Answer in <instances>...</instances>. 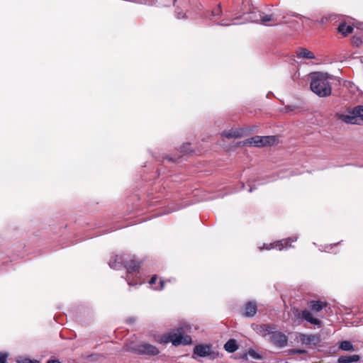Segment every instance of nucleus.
Listing matches in <instances>:
<instances>
[{"instance_id":"393cba45","label":"nucleus","mask_w":363,"mask_h":363,"mask_svg":"<svg viewBox=\"0 0 363 363\" xmlns=\"http://www.w3.org/2000/svg\"><path fill=\"white\" fill-rule=\"evenodd\" d=\"M362 43V40L359 37L354 36L352 38V44L358 48L359 47Z\"/></svg>"},{"instance_id":"dca6fc26","label":"nucleus","mask_w":363,"mask_h":363,"mask_svg":"<svg viewBox=\"0 0 363 363\" xmlns=\"http://www.w3.org/2000/svg\"><path fill=\"white\" fill-rule=\"evenodd\" d=\"M361 357L359 354L342 355L340 356L337 360V363H352L360 360Z\"/></svg>"},{"instance_id":"c9c22d12","label":"nucleus","mask_w":363,"mask_h":363,"mask_svg":"<svg viewBox=\"0 0 363 363\" xmlns=\"http://www.w3.org/2000/svg\"><path fill=\"white\" fill-rule=\"evenodd\" d=\"M250 192H251V191H252V188H250Z\"/></svg>"},{"instance_id":"2f4dec72","label":"nucleus","mask_w":363,"mask_h":363,"mask_svg":"<svg viewBox=\"0 0 363 363\" xmlns=\"http://www.w3.org/2000/svg\"><path fill=\"white\" fill-rule=\"evenodd\" d=\"M47 363H61L58 359H50Z\"/></svg>"},{"instance_id":"aec40b11","label":"nucleus","mask_w":363,"mask_h":363,"mask_svg":"<svg viewBox=\"0 0 363 363\" xmlns=\"http://www.w3.org/2000/svg\"><path fill=\"white\" fill-rule=\"evenodd\" d=\"M224 348L227 352L232 353L235 352L238 349V345L235 340L230 339L224 345Z\"/></svg>"},{"instance_id":"cd10ccee","label":"nucleus","mask_w":363,"mask_h":363,"mask_svg":"<svg viewBox=\"0 0 363 363\" xmlns=\"http://www.w3.org/2000/svg\"><path fill=\"white\" fill-rule=\"evenodd\" d=\"M8 355L6 353L0 352V363H6Z\"/></svg>"},{"instance_id":"39448f33","label":"nucleus","mask_w":363,"mask_h":363,"mask_svg":"<svg viewBox=\"0 0 363 363\" xmlns=\"http://www.w3.org/2000/svg\"><path fill=\"white\" fill-rule=\"evenodd\" d=\"M140 267H141V264L140 262L136 261L133 259H126V261H125V263L124 265V268H125L127 269V273H128L127 281H128V284L129 285H133V284H137V282L133 283L130 280V275L139 273Z\"/></svg>"},{"instance_id":"b1692460","label":"nucleus","mask_w":363,"mask_h":363,"mask_svg":"<svg viewBox=\"0 0 363 363\" xmlns=\"http://www.w3.org/2000/svg\"><path fill=\"white\" fill-rule=\"evenodd\" d=\"M289 354H306L307 351L301 349H291L287 351Z\"/></svg>"},{"instance_id":"2eb2a0df","label":"nucleus","mask_w":363,"mask_h":363,"mask_svg":"<svg viewBox=\"0 0 363 363\" xmlns=\"http://www.w3.org/2000/svg\"><path fill=\"white\" fill-rule=\"evenodd\" d=\"M338 118L347 124H361V121H359L357 116L354 114H352V116L340 114L338 115Z\"/></svg>"},{"instance_id":"0eeeda50","label":"nucleus","mask_w":363,"mask_h":363,"mask_svg":"<svg viewBox=\"0 0 363 363\" xmlns=\"http://www.w3.org/2000/svg\"><path fill=\"white\" fill-rule=\"evenodd\" d=\"M300 341L302 344L308 345H318L320 342V337L318 334H300L299 335Z\"/></svg>"},{"instance_id":"a878e982","label":"nucleus","mask_w":363,"mask_h":363,"mask_svg":"<svg viewBox=\"0 0 363 363\" xmlns=\"http://www.w3.org/2000/svg\"><path fill=\"white\" fill-rule=\"evenodd\" d=\"M248 354L253 359H260L262 358V357L254 350H250L248 351Z\"/></svg>"},{"instance_id":"9d476101","label":"nucleus","mask_w":363,"mask_h":363,"mask_svg":"<svg viewBox=\"0 0 363 363\" xmlns=\"http://www.w3.org/2000/svg\"><path fill=\"white\" fill-rule=\"evenodd\" d=\"M257 311V306L255 302L254 301H248L245 305L242 314L245 317H252L254 316Z\"/></svg>"},{"instance_id":"c85d7f7f","label":"nucleus","mask_w":363,"mask_h":363,"mask_svg":"<svg viewBox=\"0 0 363 363\" xmlns=\"http://www.w3.org/2000/svg\"><path fill=\"white\" fill-rule=\"evenodd\" d=\"M157 280V276L155 274L151 277L150 280L149 281V284L150 285H153L156 283Z\"/></svg>"},{"instance_id":"6ab92c4d","label":"nucleus","mask_w":363,"mask_h":363,"mask_svg":"<svg viewBox=\"0 0 363 363\" xmlns=\"http://www.w3.org/2000/svg\"><path fill=\"white\" fill-rule=\"evenodd\" d=\"M338 32L344 36L347 35L353 32L354 28L352 26L347 25L345 23H341L338 26Z\"/></svg>"},{"instance_id":"6e6552de","label":"nucleus","mask_w":363,"mask_h":363,"mask_svg":"<svg viewBox=\"0 0 363 363\" xmlns=\"http://www.w3.org/2000/svg\"><path fill=\"white\" fill-rule=\"evenodd\" d=\"M298 317L306 320L311 324L318 326V328L322 326V322L319 319L314 318L312 313L307 309L302 311L301 313L298 314Z\"/></svg>"},{"instance_id":"5701e85b","label":"nucleus","mask_w":363,"mask_h":363,"mask_svg":"<svg viewBox=\"0 0 363 363\" xmlns=\"http://www.w3.org/2000/svg\"><path fill=\"white\" fill-rule=\"evenodd\" d=\"M289 244V241L287 240H282L281 241L277 242L274 244V247H277L279 250H281L284 247H286Z\"/></svg>"},{"instance_id":"4be33fe9","label":"nucleus","mask_w":363,"mask_h":363,"mask_svg":"<svg viewBox=\"0 0 363 363\" xmlns=\"http://www.w3.org/2000/svg\"><path fill=\"white\" fill-rule=\"evenodd\" d=\"M352 114H354L357 116L359 121H361V124L363 122V106H357L353 108L351 111Z\"/></svg>"},{"instance_id":"4468645a","label":"nucleus","mask_w":363,"mask_h":363,"mask_svg":"<svg viewBox=\"0 0 363 363\" xmlns=\"http://www.w3.org/2000/svg\"><path fill=\"white\" fill-rule=\"evenodd\" d=\"M260 24L264 26H276L278 23L276 22L274 15L272 14H264L260 15V18L257 21Z\"/></svg>"},{"instance_id":"7c9ffc66","label":"nucleus","mask_w":363,"mask_h":363,"mask_svg":"<svg viewBox=\"0 0 363 363\" xmlns=\"http://www.w3.org/2000/svg\"><path fill=\"white\" fill-rule=\"evenodd\" d=\"M33 361L30 359L25 358L18 361V363H32Z\"/></svg>"},{"instance_id":"f3484780","label":"nucleus","mask_w":363,"mask_h":363,"mask_svg":"<svg viewBox=\"0 0 363 363\" xmlns=\"http://www.w3.org/2000/svg\"><path fill=\"white\" fill-rule=\"evenodd\" d=\"M298 58L315 59L314 54L306 48H299L296 52Z\"/></svg>"},{"instance_id":"423d86ee","label":"nucleus","mask_w":363,"mask_h":363,"mask_svg":"<svg viewBox=\"0 0 363 363\" xmlns=\"http://www.w3.org/2000/svg\"><path fill=\"white\" fill-rule=\"evenodd\" d=\"M252 130L250 128H242L225 130L222 133V136L228 139H236L246 136L252 133Z\"/></svg>"},{"instance_id":"72a5a7b5","label":"nucleus","mask_w":363,"mask_h":363,"mask_svg":"<svg viewBox=\"0 0 363 363\" xmlns=\"http://www.w3.org/2000/svg\"><path fill=\"white\" fill-rule=\"evenodd\" d=\"M242 10L243 13H248V11H245L244 9H242Z\"/></svg>"},{"instance_id":"f704fd0d","label":"nucleus","mask_w":363,"mask_h":363,"mask_svg":"<svg viewBox=\"0 0 363 363\" xmlns=\"http://www.w3.org/2000/svg\"><path fill=\"white\" fill-rule=\"evenodd\" d=\"M32 363H39V362H38V361L35 360V361H33V362H32Z\"/></svg>"},{"instance_id":"7ed1b4c3","label":"nucleus","mask_w":363,"mask_h":363,"mask_svg":"<svg viewBox=\"0 0 363 363\" xmlns=\"http://www.w3.org/2000/svg\"><path fill=\"white\" fill-rule=\"evenodd\" d=\"M184 328L179 327L176 329V332H171L163 335L160 341L161 343L165 344L172 342L174 346L189 345L191 342V337L188 335H184Z\"/></svg>"},{"instance_id":"473e14b6","label":"nucleus","mask_w":363,"mask_h":363,"mask_svg":"<svg viewBox=\"0 0 363 363\" xmlns=\"http://www.w3.org/2000/svg\"><path fill=\"white\" fill-rule=\"evenodd\" d=\"M245 3L249 4V3H250V0H247H247H245L244 1H242V4H245Z\"/></svg>"},{"instance_id":"bb28decb","label":"nucleus","mask_w":363,"mask_h":363,"mask_svg":"<svg viewBox=\"0 0 363 363\" xmlns=\"http://www.w3.org/2000/svg\"><path fill=\"white\" fill-rule=\"evenodd\" d=\"M222 13V9H221V7L220 5H218L216 8H215L213 11H212V14L213 16H220Z\"/></svg>"},{"instance_id":"ddd939ff","label":"nucleus","mask_w":363,"mask_h":363,"mask_svg":"<svg viewBox=\"0 0 363 363\" xmlns=\"http://www.w3.org/2000/svg\"><path fill=\"white\" fill-rule=\"evenodd\" d=\"M308 308L315 312H319L328 306L326 301H311L308 303Z\"/></svg>"},{"instance_id":"20e7f679","label":"nucleus","mask_w":363,"mask_h":363,"mask_svg":"<svg viewBox=\"0 0 363 363\" xmlns=\"http://www.w3.org/2000/svg\"><path fill=\"white\" fill-rule=\"evenodd\" d=\"M130 350L135 354L147 356H156L160 353V350L156 346L146 342L131 347Z\"/></svg>"},{"instance_id":"9b49d317","label":"nucleus","mask_w":363,"mask_h":363,"mask_svg":"<svg viewBox=\"0 0 363 363\" xmlns=\"http://www.w3.org/2000/svg\"><path fill=\"white\" fill-rule=\"evenodd\" d=\"M211 353V348L208 345H198L194 349V355H197L201 357H205L210 355Z\"/></svg>"},{"instance_id":"c756f323","label":"nucleus","mask_w":363,"mask_h":363,"mask_svg":"<svg viewBox=\"0 0 363 363\" xmlns=\"http://www.w3.org/2000/svg\"><path fill=\"white\" fill-rule=\"evenodd\" d=\"M164 280H160V287L158 288H156L157 290H162L164 287Z\"/></svg>"},{"instance_id":"f257e3e1","label":"nucleus","mask_w":363,"mask_h":363,"mask_svg":"<svg viewBox=\"0 0 363 363\" xmlns=\"http://www.w3.org/2000/svg\"><path fill=\"white\" fill-rule=\"evenodd\" d=\"M259 333L277 347H284L288 344V337L282 332L277 331L274 325L262 324L258 328Z\"/></svg>"},{"instance_id":"412c9836","label":"nucleus","mask_w":363,"mask_h":363,"mask_svg":"<svg viewBox=\"0 0 363 363\" xmlns=\"http://www.w3.org/2000/svg\"><path fill=\"white\" fill-rule=\"evenodd\" d=\"M339 348L343 351H354V345L349 340H343L340 342Z\"/></svg>"},{"instance_id":"f03ea898","label":"nucleus","mask_w":363,"mask_h":363,"mask_svg":"<svg viewBox=\"0 0 363 363\" xmlns=\"http://www.w3.org/2000/svg\"><path fill=\"white\" fill-rule=\"evenodd\" d=\"M330 79L327 74L315 73L310 84L311 91L320 97L329 96L332 93Z\"/></svg>"},{"instance_id":"1a4fd4ad","label":"nucleus","mask_w":363,"mask_h":363,"mask_svg":"<svg viewBox=\"0 0 363 363\" xmlns=\"http://www.w3.org/2000/svg\"><path fill=\"white\" fill-rule=\"evenodd\" d=\"M126 259L127 258H125L124 256L116 255L112 259L109 261L108 264L111 268L116 270H120L124 268Z\"/></svg>"},{"instance_id":"a211bd4d","label":"nucleus","mask_w":363,"mask_h":363,"mask_svg":"<svg viewBox=\"0 0 363 363\" xmlns=\"http://www.w3.org/2000/svg\"><path fill=\"white\" fill-rule=\"evenodd\" d=\"M277 142L278 138L276 135L262 136V143H263V147L274 145Z\"/></svg>"},{"instance_id":"f8f14e48","label":"nucleus","mask_w":363,"mask_h":363,"mask_svg":"<svg viewBox=\"0 0 363 363\" xmlns=\"http://www.w3.org/2000/svg\"><path fill=\"white\" fill-rule=\"evenodd\" d=\"M242 145H253L257 147H262L263 143H262V136L256 135L250 138H247L245 140L239 143Z\"/></svg>"}]
</instances>
